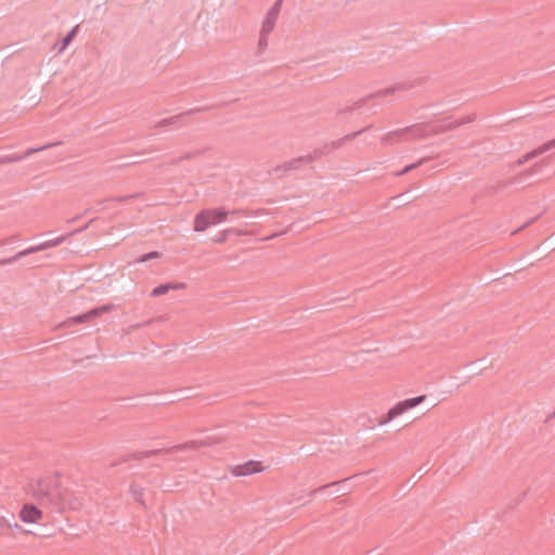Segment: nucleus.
<instances>
[{"mask_svg": "<svg viewBox=\"0 0 555 555\" xmlns=\"http://www.w3.org/2000/svg\"><path fill=\"white\" fill-rule=\"evenodd\" d=\"M57 477L59 474H56V477L48 476L38 479L36 485L33 486V495L40 505L61 512L65 508L66 501Z\"/></svg>", "mask_w": 555, "mask_h": 555, "instance_id": "f257e3e1", "label": "nucleus"}, {"mask_svg": "<svg viewBox=\"0 0 555 555\" xmlns=\"http://www.w3.org/2000/svg\"><path fill=\"white\" fill-rule=\"evenodd\" d=\"M230 214H244L243 209L227 210L224 207L206 208L199 210L193 221L195 232H204L211 225H216L227 220Z\"/></svg>", "mask_w": 555, "mask_h": 555, "instance_id": "f03ea898", "label": "nucleus"}, {"mask_svg": "<svg viewBox=\"0 0 555 555\" xmlns=\"http://www.w3.org/2000/svg\"><path fill=\"white\" fill-rule=\"evenodd\" d=\"M423 82H424V78H416L414 80L395 83L393 86H390L386 89L370 93L367 96L356 101L352 106H348L346 108L338 111V114L343 115L346 113H351L353 111H357V109L363 107L367 101H371L374 99H380V98H384V96H387L390 94H395L396 92H399V91H408L417 86H421Z\"/></svg>", "mask_w": 555, "mask_h": 555, "instance_id": "7ed1b4c3", "label": "nucleus"}, {"mask_svg": "<svg viewBox=\"0 0 555 555\" xmlns=\"http://www.w3.org/2000/svg\"><path fill=\"white\" fill-rule=\"evenodd\" d=\"M372 127H373L372 125H369L358 131H354L352 133H349V134L343 137L341 139L332 141L331 143H326L322 147L314 149L311 153L305 155L306 164H311V163L318 160L319 158H321L322 156L330 154L333 150L339 149L345 142L358 138L360 134L367 131Z\"/></svg>", "mask_w": 555, "mask_h": 555, "instance_id": "20e7f679", "label": "nucleus"}, {"mask_svg": "<svg viewBox=\"0 0 555 555\" xmlns=\"http://www.w3.org/2000/svg\"><path fill=\"white\" fill-rule=\"evenodd\" d=\"M426 395H421L417 397L409 398L402 401L397 402L393 406H391L387 413L383 414L378 418V425H386L390 423L396 417L402 415L406 411L417 406L426 400Z\"/></svg>", "mask_w": 555, "mask_h": 555, "instance_id": "39448f33", "label": "nucleus"}, {"mask_svg": "<svg viewBox=\"0 0 555 555\" xmlns=\"http://www.w3.org/2000/svg\"><path fill=\"white\" fill-rule=\"evenodd\" d=\"M405 134H410L414 139H425L429 134L426 125H412L403 129H398L386 133L382 138L383 144H393L402 140Z\"/></svg>", "mask_w": 555, "mask_h": 555, "instance_id": "423d86ee", "label": "nucleus"}, {"mask_svg": "<svg viewBox=\"0 0 555 555\" xmlns=\"http://www.w3.org/2000/svg\"><path fill=\"white\" fill-rule=\"evenodd\" d=\"M550 157L543 158L540 162L534 163L529 168L525 169L524 171L519 172L518 175H515L514 177L509 178L505 181H499L494 186L495 192H500L504 190L505 188L513 185V184H519L524 183L528 178L532 177L533 175L541 171V169L548 165Z\"/></svg>", "mask_w": 555, "mask_h": 555, "instance_id": "0eeeda50", "label": "nucleus"}, {"mask_svg": "<svg viewBox=\"0 0 555 555\" xmlns=\"http://www.w3.org/2000/svg\"><path fill=\"white\" fill-rule=\"evenodd\" d=\"M115 308L116 307L113 304H105V305L96 306L83 313L68 318L67 320L62 322L60 324V326L70 327L76 324L87 323L95 318L101 317L102 314L112 312L113 310H115Z\"/></svg>", "mask_w": 555, "mask_h": 555, "instance_id": "6e6552de", "label": "nucleus"}, {"mask_svg": "<svg viewBox=\"0 0 555 555\" xmlns=\"http://www.w3.org/2000/svg\"><path fill=\"white\" fill-rule=\"evenodd\" d=\"M67 237H69L68 234L59 236V237H56L54 240H50V241L43 242V243H41L39 245H36V246H30V247H28V248H26L24 250L18 251L13 257L5 258V259H0V266L12 264V263L18 261L20 259L30 255V254H35V253H38V251L46 250L48 248L56 247V246L61 245L63 242H65L67 240Z\"/></svg>", "mask_w": 555, "mask_h": 555, "instance_id": "1a4fd4ad", "label": "nucleus"}, {"mask_svg": "<svg viewBox=\"0 0 555 555\" xmlns=\"http://www.w3.org/2000/svg\"><path fill=\"white\" fill-rule=\"evenodd\" d=\"M555 149V138L552 140H548L541 144L540 146L525 153L520 158L515 160L514 163L509 164L511 170H515L516 168L525 165L528 162L533 160L534 158L543 155L544 153Z\"/></svg>", "mask_w": 555, "mask_h": 555, "instance_id": "9d476101", "label": "nucleus"}, {"mask_svg": "<svg viewBox=\"0 0 555 555\" xmlns=\"http://www.w3.org/2000/svg\"><path fill=\"white\" fill-rule=\"evenodd\" d=\"M223 440L220 438H215L212 436H207L201 440H192L185 443L177 444L170 448H166L167 454H172L175 452L184 451V450H197L201 447H210L214 444L221 443Z\"/></svg>", "mask_w": 555, "mask_h": 555, "instance_id": "9b49d317", "label": "nucleus"}, {"mask_svg": "<svg viewBox=\"0 0 555 555\" xmlns=\"http://www.w3.org/2000/svg\"><path fill=\"white\" fill-rule=\"evenodd\" d=\"M160 454H167L166 448L165 449H154V450H149V451H134V452L128 453L126 455H121L117 461L112 462L109 467H115L119 464L127 463L129 461H142L143 459L157 456Z\"/></svg>", "mask_w": 555, "mask_h": 555, "instance_id": "f8f14e48", "label": "nucleus"}, {"mask_svg": "<svg viewBox=\"0 0 555 555\" xmlns=\"http://www.w3.org/2000/svg\"><path fill=\"white\" fill-rule=\"evenodd\" d=\"M18 517L23 522L35 524L42 519V511L34 503H25L18 512Z\"/></svg>", "mask_w": 555, "mask_h": 555, "instance_id": "ddd939ff", "label": "nucleus"}, {"mask_svg": "<svg viewBox=\"0 0 555 555\" xmlns=\"http://www.w3.org/2000/svg\"><path fill=\"white\" fill-rule=\"evenodd\" d=\"M264 467L261 462L249 460L243 464L235 465L231 468L234 476L243 477L255 473L262 472Z\"/></svg>", "mask_w": 555, "mask_h": 555, "instance_id": "4468645a", "label": "nucleus"}, {"mask_svg": "<svg viewBox=\"0 0 555 555\" xmlns=\"http://www.w3.org/2000/svg\"><path fill=\"white\" fill-rule=\"evenodd\" d=\"M282 3L283 0H275L273 5L267 12L261 27V29H264V34H270L273 30L281 12Z\"/></svg>", "mask_w": 555, "mask_h": 555, "instance_id": "2eb2a0df", "label": "nucleus"}, {"mask_svg": "<svg viewBox=\"0 0 555 555\" xmlns=\"http://www.w3.org/2000/svg\"><path fill=\"white\" fill-rule=\"evenodd\" d=\"M210 107L209 106H206V107H197V108H194V109H190L185 113H181V114H178V115H175V116H171V117H168V118H164L162 120H159L155 127L156 128H163V127H168V126H171V125H176L178 124L183 117L185 116H189V115H192L194 113H197V112H203V111H207L209 109Z\"/></svg>", "mask_w": 555, "mask_h": 555, "instance_id": "dca6fc26", "label": "nucleus"}, {"mask_svg": "<svg viewBox=\"0 0 555 555\" xmlns=\"http://www.w3.org/2000/svg\"><path fill=\"white\" fill-rule=\"evenodd\" d=\"M61 144V142H54V143H49V144H44V145H41V146H38V147H31V149H28L25 153L23 154H18V153H14V154H10L11 156V162L12 163H17V162H21L27 157H29L30 155L37 153V152H40V151H44V150H48L52 146H56Z\"/></svg>", "mask_w": 555, "mask_h": 555, "instance_id": "f3484780", "label": "nucleus"}, {"mask_svg": "<svg viewBox=\"0 0 555 555\" xmlns=\"http://www.w3.org/2000/svg\"><path fill=\"white\" fill-rule=\"evenodd\" d=\"M475 119H476V114L473 113V114L467 115L466 117H463L453 122H449V124L442 125V126H443L444 132H448V131H452V130L456 129L457 127L473 122V121H475Z\"/></svg>", "mask_w": 555, "mask_h": 555, "instance_id": "a211bd4d", "label": "nucleus"}, {"mask_svg": "<svg viewBox=\"0 0 555 555\" xmlns=\"http://www.w3.org/2000/svg\"><path fill=\"white\" fill-rule=\"evenodd\" d=\"M79 26H74L61 40V47L59 49V52H63L74 40V38L77 36Z\"/></svg>", "mask_w": 555, "mask_h": 555, "instance_id": "6ab92c4d", "label": "nucleus"}, {"mask_svg": "<svg viewBox=\"0 0 555 555\" xmlns=\"http://www.w3.org/2000/svg\"><path fill=\"white\" fill-rule=\"evenodd\" d=\"M302 164H306V156H299L292 160L284 163V172H289L300 168Z\"/></svg>", "mask_w": 555, "mask_h": 555, "instance_id": "aec40b11", "label": "nucleus"}, {"mask_svg": "<svg viewBox=\"0 0 555 555\" xmlns=\"http://www.w3.org/2000/svg\"><path fill=\"white\" fill-rule=\"evenodd\" d=\"M433 157H423L421 159H418L417 162L415 163H412V164H409L406 166H404L400 171L397 172V176H403V175H406L409 173L410 171L418 168L420 166L428 163L429 160H431Z\"/></svg>", "mask_w": 555, "mask_h": 555, "instance_id": "412c9836", "label": "nucleus"}, {"mask_svg": "<svg viewBox=\"0 0 555 555\" xmlns=\"http://www.w3.org/2000/svg\"><path fill=\"white\" fill-rule=\"evenodd\" d=\"M230 234L243 235L244 232L238 229L230 228L220 232L219 235L214 238V242L217 244H223L227 242Z\"/></svg>", "mask_w": 555, "mask_h": 555, "instance_id": "4be33fe9", "label": "nucleus"}, {"mask_svg": "<svg viewBox=\"0 0 555 555\" xmlns=\"http://www.w3.org/2000/svg\"><path fill=\"white\" fill-rule=\"evenodd\" d=\"M130 492L133 496V499L142 504L143 506H145V503H144V500H143V494H144V489L135 483H131L130 486Z\"/></svg>", "mask_w": 555, "mask_h": 555, "instance_id": "5701e85b", "label": "nucleus"}, {"mask_svg": "<svg viewBox=\"0 0 555 555\" xmlns=\"http://www.w3.org/2000/svg\"><path fill=\"white\" fill-rule=\"evenodd\" d=\"M162 256V254L159 251H156V250H153V251H149L146 254H143L141 256H139L134 262L135 263H143V262H147V261H151L153 259H157Z\"/></svg>", "mask_w": 555, "mask_h": 555, "instance_id": "b1692460", "label": "nucleus"}, {"mask_svg": "<svg viewBox=\"0 0 555 555\" xmlns=\"http://www.w3.org/2000/svg\"><path fill=\"white\" fill-rule=\"evenodd\" d=\"M170 291L169 283H162L153 288L151 292L152 297H159L167 294Z\"/></svg>", "mask_w": 555, "mask_h": 555, "instance_id": "393cba45", "label": "nucleus"}, {"mask_svg": "<svg viewBox=\"0 0 555 555\" xmlns=\"http://www.w3.org/2000/svg\"><path fill=\"white\" fill-rule=\"evenodd\" d=\"M140 196V193H134V194H130V195H121V196H116V197H111V198H107V199H104V201H101L99 202V205H102L103 203L105 202H111V201H114V202H117V203H126L128 202L129 199L131 198H137Z\"/></svg>", "mask_w": 555, "mask_h": 555, "instance_id": "a878e982", "label": "nucleus"}, {"mask_svg": "<svg viewBox=\"0 0 555 555\" xmlns=\"http://www.w3.org/2000/svg\"><path fill=\"white\" fill-rule=\"evenodd\" d=\"M268 36L269 34H264V29H261L260 37L258 41V51L262 53L268 47Z\"/></svg>", "mask_w": 555, "mask_h": 555, "instance_id": "bb28decb", "label": "nucleus"}, {"mask_svg": "<svg viewBox=\"0 0 555 555\" xmlns=\"http://www.w3.org/2000/svg\"><path fill=\"white\" fill-rule=\"evenodd\" d=\"M347 480H348V479H344V480H341V481H333V482H330V483H327V485L321 486V487H319V488L313 489V490L309 493V495H310V496H313L315 493L323 492L325 489L336 487V486H338L339 483H343V482H345V481H347Z\"/></svg>", "mask_w": 555, "mask_h": 555, "instance_id": "cd10ccee", "label": "nucleus"}, {"mask_svg": "<svg viewBox=\"0 0 555 555\" xmlns=\"http://www.w3.org/2000/svg\"><path fill=\"white\" fill-rule=\"evenodd\" d=\"M422 125H426L427 126V131H428V135H437V134H441V133H444V129H443V126L442 125H437V126H430L429 124L427 122H423Z\"/></svg>", "mask_w": 555, "mask_h": 555, "instance_id": "c85d7f7f", "label": "nucleus"}, {"mask_svg": "<svg viewBox=\"0 0 555 555\" xmlns=\"http://www.w3.org/2000/svg\"><path fill=\"white\" fill-rule=\"evenodd\" d=\"M7 529H11V524L5 516L0 515V534H3Z\"/></svg>", "mask_w": 555, "mask_h": 555, "instance_id": "c756f323", "label": "nucleus"}, {"mask_svg": "<svg viewBox=\"0 0 555 555\" xmlns=\"http://www.w3.org/2000/svg\"><path fill=\"white\" fill-rule=\"evenodd\" d=\"M170 286V291H179L184 289L186 287V284L183 282H168Z\"/></svg>", "mask_w": 555, "mask_h": 555, "instance_id": "7c9ffc66", "label": "nucleus"}, {"mask_svg": "<svg viewBox=\"0 0 555 555\" xmlns=\"http://www.w3.org/2000/svg\"><path fill=\"white\" fill-rule=\"evenodd\" d=\"M93 221H94V219L90 220V221H89L88 223H86L85 225H81V228H78V229H76V230L72 231L70 233H68V235H69V236H73V235H76V234H79V233H81V232L86 231V230L89 228V225H90Z\"/></svg>", "mask_w": 555, "mask_h": 555, "instance_id": "2f4dec72", "label": "nucleus"}, {"mask_svg": "<svg viewBox=\"0 0 555 555\" xmlns=\"http://www.w3.org/2000/svg\"><path fill=\"white\" fill-rule=\"evenodd\" d=\"M270 173H276L278 177H283L286 173L284 172V164L273 167Z\"/></svg>", "mask_w": 555, "mask_h": 555, "instance_id": "473e14b6", "label": "nucleus"}, {"mask_svg": "<svg viewBox=\"0 0 555 555\" xmlns=\"http://www.w3.org/2000/svg\"><path fill=\"white\" fill-rule=\"evenodd\" d=\"M201 154V151H196V152H189V153H185L183 156H181L178 160V162H181V160H184V159H191L193 158L194 156Z\"/></svg>", "mask_w": 555, "mask_h": 555, "instance_id": "72a5a7b5", "label": "nucleus"}, {"mask_svg": "<svg viewBox=\"0 0 555 555\" xmlns=\"http://www.w3.org/2000/svg\"><path fill=\"white\" fill-rule=\"evenodd\" d=\"M11 156L9 155H2L0 156V165L11 164Z\"/></svg>", "mask_w": 555, "mask_h": 555, "instance_id": "f704fd0d", "label": "nucleus"}, {"mask_svg": "<svg viewBox=\"0 0 555 555\" xmlns=\"http://www.w3.org/2000/svg\"><path fill=\"white\" fill-rule=\"evenodd\" d=\"M538 218H539V216H537V217H534V218L530 219L528 222H526L524 225H521V227H520L519 229H517L515 232H518V231L522 230L524 228H526L527 225H529V224L533 223Z\"/></svg>", "mask_w": 555, "mask_h": 555, "instance_id": "c9c22d12", "label": "nucleus"}, {"mask_svg": "<svg viewBox=\"0 0 555 555\" xmlns=\"http://www.w3.org/2000/svg\"><path fill=\"white\" fill-rule=\"evenodd\" d=\"M14 237H10V238H3V240H0V247L7 245L9 242H11Z\"/></svg>", "mask_w": 555, "mask_h": 555, "instance_id": "e433bc0d", "label": "nucleus"}, {"mask_svg": "<svg viewBox=\"0 0 555 555\" xmlns=\"http://www.w3.org/2000/svg\"><path fill=\"white\" fill-rule=\"evenodd\" d=\"M81 217H82V215H78V216H76V217H74V218L69 219V220H68V222H72V223H73V222H76V221H78Z\"/></svg>", "mask_w": 555, "mask_h": 555, "instance_id": "4c0bfd02", "label": "nucleus"}, {"mask_svg": "<svg viewBox=\"0 0 555 555\" xmlns=\"http://www.w3.org/2000/svg\"><path fill=\"white\" fill-rule=\"evenodd\" d=\"M11 528H15V529L22 530V527L18 524H16V522L13 526L11 525Z\"/></svg>", "mask_w": 555, "mask_h": 555, "instance_id": "58836bf2", "label": "nucleus"}, {"mask_svg": "<svg viewBox=\"0 0 555 555\" xmlns=\"http://www.w3.org/2000/svg\"><path fill=\"white\" fill-rule=\"evenodd\" d=\"M553 417H555V411H554L552 414H550V415L547 416V418L545 420V422H547L548 420H551V418H553Z\"/></svg>", "mask_w": 555, "mask_h": 555, "instance_id": "ea45409f", "label": "nucleus"}, {"mask_svg": "<svg viewBox=\"0 0 555 555\" xmlns=\"http://www.w3.org/2000/svg\"><path fill=\"white\" fill-rule=\"evenodd\" d=\"M141 326H142V324H137V325H134L133 327H134V328H139V327H141Z\"/></svg>", "mask_w": 555, "mask_h": 555, "instance_id": "a19ab883", "label": "nucleus"}]
</instances>
